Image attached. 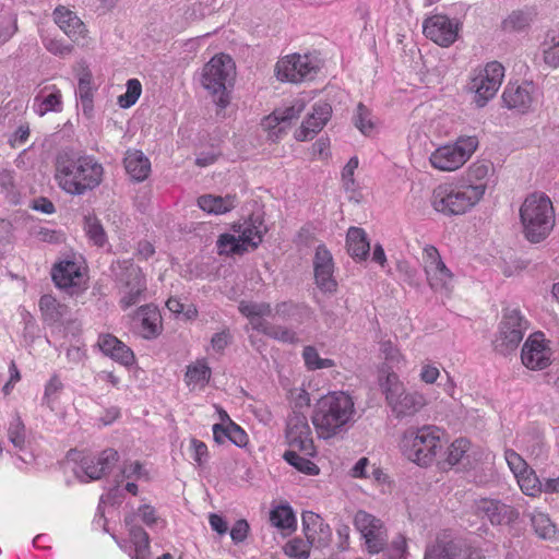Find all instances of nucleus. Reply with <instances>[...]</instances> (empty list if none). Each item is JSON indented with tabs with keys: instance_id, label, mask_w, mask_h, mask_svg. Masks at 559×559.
<instances>
[{
	"instance_id": "nucleus-20",
	"label": "nucleus",
	"mask_w": 559,
	"mask_h": 559,
	"mask_svg": "<svg viewBox=\"0 0 559 559\" xmlns=\"http://www.w3.org/2000/svg\"><path fill=\"white\" fill-rule=\"evenodd\" d=\"M504 459L520 489H542V481L519 453L512 449H507Z\"/></svg>"
},
{
	"instance_id": "nucleus-57",
	"label": "nucleus",
	"mask_w": 559,
	"mask_h": 559,
	"mask_svg": "<svg viewBox=\"0 0 559 559\" xmlns=\"http://www.w3.org/2000/svg\"><path fill=\"white\" fill-rule=\"evenodd\" d=\"M61 110V93L56 91L49 95L43 97L38 107L35 111L39 116H44L48 111H60Z\"/></svg>"
},
{
	"instance_id": "nucleus-24",
	"label": "nucleus",
	"mask_w": 559,
	"mask_h": 559,
	"mask_svg": "<svg viewBox=\"0 0 559 559\" xmlns=\"http://www.w3.org/2000/svg\"><path fill=\"white\" fill-rule=\"evenodd\" d=\"M139 321V334L146 338H154L160 333V313L156 306L148 304L141 306L133 318Z\"/></svg>"
},
{
	"instance_id": "nucleus-35",
	"label": "nucleus",
	"mask_w": 559,
	"mask_h": 559,
	"mask_svg": "<svg viewBox=\"0 0 559 559\" xmlns=\"http://www.w3.org/2000/svg\"><path fill=\"white\" fill-rule=\"evenodd\" d=\"M115 276L121 287L130 286L135 282H144L145 276L138 265L132 260L118 261L114 266Z\"/></svg>"
},
{
	"instance_id": "nucleus-23",
	"label": "nucleus",
	"mask_w": 559,
	"mask_h": 559,
	"mask_svg": "<svg viewBox=\"0 0 559 559\" xmlns=\"http://www.w3.org/2000/svg\"><path fill=\"white\" fill-rule=\"evenodd\" d=\"M548 352L543 341L530 337L522 347V362L528 369L542 370L550 364Z\"/></svg>"
},
{
	"instance_id": "nucleus-12",
	"label": "nucleus",
	"mask_w": 559,
	"mask_h": 559,
	"mask_svg": "<svg viewBox=\"0 0 559 559\" xmlns=\"http://www.w3.org/2000/svg\"><path fill=\"white\" fill-rule=\"evenodd\" d=\"M319 70L317 60L310 55H290L277 61L276 78L283 82L298 83L312 80Z\"/></svg>"
},
{
	"instance_id": "nucleus-60",
	"label": "nucleus",
	"mask_w": 559,
	"mask_h": 559,
	"mask_svg": "<svg viewBox=\"0 0 559 559\" xmlns=\"http://www.w3.org/2000/svg\"><path fill=\"white\" fill-rule=\"evenodd\" d=\"M63 384L57 376H53L46 384L43 400L49 408L52 409L51 401H53L56 395L61 392Z\"/></svg>"
},
{
	"instance_id": "nucleus-53",
	"label": "nucleus",
	"mask_w": 559,
	"mask_h": 559,
	"mask_svg": "<svg viewBox=\"0 0 559 559\" xmlns=\"http://www.w3.org/2000/svg\"><path fill=\"white\" fill-rule=\"evenodd\" d=\"M469 445L471 442L465 438H459L454 440L448 448L447 460L444 463H447L449 466L459 464L462 461L464 454L469 449Z\"/></svg>"
},
{
	"instance_id": "nucleus-50",
	"label": "nucleus",
	"mask_w": 559,
	"mask_h": 559,
	"mask_svg": "<svg viewBox=\"0 0 559 559\" xmlns=\"http://www.w3.org/2000/svg\"><path fill=\"white\" fill-rule=\"evenodd\" d=\"M211 378V368L205 362H197L189 366L186 372V382L190 384L205 385Z\"/></svg>"
},
{
	"instance_id": "nucleus-40",
	"label": "nucleus",
	"mask_w": 559,
	"mask_h": 559,
	"mask_svg": "<svg viewBox=\"0 0 559 559\" xmlns=\"http://www.w3.org/2000/svg\"><path fill=\"white\" fill-rule=\"evenodd\" d=\"M460 557L461 550L453 540L438 539L425 554V559H459Z\"/></svg>"
},
{
	"instance_id": "nucleus-10",
	"label": "nucleus",
	"mask_w": 559,
	"mask_h": 559,
	"mask_svg": "<svg viewBox=\"0 0 559 559\" xmlns=\"http://www.w3.org/2000/svg\"><path fill=\"white\" fill-rule=\"evenodd\" d=\"M475 135H462L453 144H445L436 148L430 157V164L442 171H454L462 167L478 147Z\"/></svg>"
},
{
	"instance_id": "nucleus-1",
	"label": "nucleus",
	"mask_w": 559,
	"mask_h": 559,
	"mask_svg": "<svg viewBox=\"0 0 559 559\" xmlns=\"http://www.w3.org/2000/svg\"><path fill=\"white\" fill-rule=\"evenodd\" d=\"M353 397L343 392H330L313 406L311 420L319 438L328 440L343 437L355 421Z\"/></svg>"
},
{
	"instance_id": "nucleus-29",
	"label": "nucleus",
	"mask_w": 559,
	"mask_h": 559,
	"mask_svg": "<svg viewBox=\"0 0 559 559\" xmlns=\"http://www.w3.org/2000/svg\"><path fill=\"white\" fill-rule=\"evenodd\" d=\"M121 477L127 480L123 489H138L136 483H148L152 479V473L139 461H126L121 468Z\"/></svg>"
},
{
	"instance_id": "nucleus-13",
	"label": "nucleus",
	"mask_w": 559,
	"mask_h": 559,
	"mask_svg": "<svg viewBox=\"0 0 559 559\" xmlns=\"http://www.w3.org/2000/svg\"><path fill=\"white\" fill-rule=\"evenodd\" d=\"M504 78V68L498 61L486 64L485 69L475 76L469 88L475 92V103L478 107H484L498 92Z\"/></svg>"
},
{
	"instance_id": "nucleus-37",
	"label": "nucleus",
	"mask_w": 559,
	"mask_h": 559,
	"mask_svg": "<svg viewBox=\"0 0 559 559\" xmlns=\"http://www.w3.org/2000/svg\"><path fill=\"white\" fill-rule=\"evenodd\" d=\"M302 530L306 538L309 540H319L321 535H326L329 531V526L324 524L322 518L312 512L305 511L302 512Z\"/></svg>"
},
{
	"instance_id": "nucleus-15",
	"label": "nucleus",
	"mask_w": 559,
	"mask_h": 559,
	"mask_svg": "<svg viewBox=\"0 0 559 559\" xmlns=\"http://www.w3.org/2000/svg\"><path fill=\"white\" fill-rule=\"evenodd\" d=\"M357 531L365 539L367 551L377 555L384 550L388 544V533L383 522L366 511H358L354 518Z\"/></svg>"
},
{
	"instance_id": "nucleus-54",
	"label": "nucleus",
	"mask_w": 559,
	"mask_h": 559,
	"mask_svg": "<svg viewBox=\"0 0 559 559\" xmlns=\"http://www.w3.org/2000/svg\"><path fill=\"white\" fill-rule=\"evenodd\" d=\"M142 92V85L138 79H130L127 82V91L118 97V104L121 108L133 106Z\"/></svg>"
},
{
	"instance_id": "nucleus-46",
	"label": "nucleus",
	"mask_w": 559,
	"mask_h": 559,
	"mask_svg": "<svg viewBox=\"0 0 559 559\" xmlns=\"http://www.w3.org/2000/svg\"><path fill=\"white\" fill-rule=\"evenodd\" d=\"M270 521L273 526L281 530L294 528L296 525L295 514L289 506H278L271 511Z\"/></svg>"
},
{
	"instance_id": "nucleus-21",
	"label": "nucleus",
	"mask_w": 559,
	"mask_h": 559,
	"mask_svg": "<svg viewBox=\"0 0 559 559\" xmlns=\"http://www.w3.org/2000/svg\"><path fill=\"white\" fill-rule=\"evenodd\" d=\"M332 115V107L328 103L319 102L313 105L312 112L302 122L300 129L296 132L298 141L311 140L320 132Z\"/></svg>"
},
{
	"instance_id": "nucleus-6",
	"label": "nucleus",
	"mask_w": 559,
	"mask_h": 559,
	"mask_svg": "<svg viewBox=\"0 0 559 559\" xmlns=\"http://www.w3.org/2000/svg\"><path fill=\"white\" fill-rule=\"evenodd\" d=\"M234 60L227 55L213 57L203 68L202 86L214 97L215 104L224 109L229 104L228 86L236 74Z\"/></svg>"
},
{
	"instance_id": "nucleus-16",
	"label": "nucleus",
	"mask_w": 559,
	"mask_h": 559,
	"mask_svg": "<svg viewBox=\"0 0 559 559\" xmlns=\"http://www.w3.org/2000/svg\"><path fill=\"white\" fill-rule=\"evenodd\" d=\"M424 269L429 286L436 290H447L452 281V273L441 260L433 246L424 249Z\"/></svg>"
},
{
	"instance_id": "nucleus-59",
	"label": "nucleus",
	"mask_w": 559,
	"mask_h": 559,
	"mask_svg": "<svg viewBox=\"0 0 559 559\" xmlns=\"http://www.w3.org/2000/svg\"><path fill=\"white\" fill-rule=\"evenodd\" d=\"M138 514L141 518L142 522L148 527H153L158 523H162L163 526H165L166 524V522L157 515L155 508L150 504L141 506L138 509Z\"/></svg>"
},
{
	"instance_id": "nucleus-25",
	"label": "nucleus",
	"mask_w": 559,
	"mask_h": 559,
	"mask_svg": "<svg viewBox=\"0 0 559 559\" xmlns=\"http://www.w3.org/2000/svg\"><path fill=\"white\" fill-rule=\"evenodd\" d=\"M304 108L305 105L301 100H296L292 106L285 108H277L265 118L264 126L272 130L274 134L276 133L274 131L276 128H278V132L285 131L290 122L300 116Z\"/></svg>"
},
{
	"instance_id": "nucleus-55",
	"label": "nucleus",
	"mask_w": 559,
	"mask_h": 559,
	"mask_svg": "<svg viewBox=\"0 0 559 559\" xmlns=\"http://www.w3.org/2000/svg\"><path fill=\"white\" fill-rule=\"evenodd\" d=\"M8 437L11 443L16 449H24L25 447V426L20 418V416H16L10 424L8 429Z\"/></svg>"
},
{
	"instance_id": "nucleus-48",
	"label": "nucleus",
	"mask_w": 559,
	"mask_h": 559,
	"mask_svg": "<svg viewBox=\"0 0 559 559\" xmlns=\"http://www.w3.org/2000/svg\"><path fill=\"white\" fill-rule=\"evenodd\" d=\"M495 167L490 160L481 159L473 163L467 169L469 185L485 183L484 180L493 175Z\"/></svg>"
},
{
	"instance_id": "nucleus-44",
	"label": "nucleus",
	"mask_w": 559,
	"mask_h": 559,
	"mask_svg": "<svg viewBox=\"0 0 559 559\" xmlns=\"http://www.w3.org/2000/svg\"><path fill=\"white\" fill-rule=\"evenodd\" d=\"M314 543L316 540L308 538L294 537L284 545L283 551L290 559H308Z\"/></svg>"
},
{
	"instance_id": "nucleus-39",
	"label": "nucleus",
	"mask_w": 559,
	"mask_h": 559,
	"mask_svg": "<svg viewBox=\"0 0 559 559\" xmlns=\"http://www.w3.org/2000/svg\"><path fill=\"white\" fill-rule=\"evenodd\" d=\"M369 466V461L367 457H361L358 462L353 466L350 474L355 478H369L372 476L373 486H390L389 476L382 472V469L372 466L371 474L367 472Z\"/></svg>"
},
{
	"instance_id": "nucleus-52",
	"label": "nucleus",
	"mask_w": 559,
	"mask_h": 559,
	"mask_svg": "<svg viewBox=\"0 0 559 559\" xmlns=\"http://www.w3.org/2000/svg\"><path fill=\"white\" fill-rule=\"evenodd\" d=\"M355 127L365 135H370L374 129L370 110L359 103L353 117Z\"/></svg>"
},
{
	"instance_id": "nucleus-32",
	"label": "nucleus",
	"mask_w": 559,
	"mask_h": 559,
	"mask_svg": "<svg viewBox=\"0 0 559 559\" xmlns=\"http://www.w3.org/2000/svg\"><path fill=\"white\" fill-rule=\"evenodd\" d=\"M52 281L59 288H71L76 285L75 278L81 276L79 266L73 261H62L53 266Z\"/></svg>"
},
{
	"instance_id": "nucleus-61",
	"label": "nucleus",
	"mask_w": 559,
	"mask_h": 559,
	"mask_svg": "<svg viewBox=\"0 0 559 559\" xmlns=\"http://www.w3.org/2000/svg\"><path fill=\"white\" fill-rule=\"evenodd\" d=\"M110 357L123 366H130L134 361L133 352L123 343L116 347Z\"/></svg>"
},
{
	"instance_id": "nucleus-58",
	"label": "nucleus",
	"mask_w": 559,
	"mask_h": 559,
	"mask_svg": "<svg viewBox=\"0 0 559 559\" xmlns=\"http://www.w3.org/2000/svg\"><path fill=\"white\" fill-rule=\"evenodd\" d=\"M358 167V158L352 157L342 170V182L346 191H355L356 182L354 179V173Z\"/></svg>"
},
{
	"instance_id": "nucleus-38",
	"label": "nucleus",
	"mask_w": 559,
	"mask_h": 559,
	"mask_svg": "<svg viewBox=\"0 0 559 559\" xmlns=\"http://www.w3.org/2000/svg\"><path fill=\"white\" fill-rule=\"evenodd\" d=\"M544 61L551 68L559 67V28L549 29L542 43Z\"/></svg>"
},
{
	"instance_id": "nucleus-45",
	"label": "nucleus",
	"mask_w": 559,
	"mask_h": 559,
	"mask_svg": "<svg viewBox=\"0 0 559 559\" xmlns=\"http://www.w3.org/2000/svg\"><path fill=\"white\" fill-rule=\"evenodd\" d=\"M262 329V334L286 344H297L299 342V337L296 331L285 325H277L270 323L269 325H260Z\"/></svg>"
},
{
	"instance_id": "nucleus-3",
	"label": "nucleus",
	"mask_w": 559,
	"mask_h": 559,
	"mask_svg": "<svg viewBox=\"0 0 559 559\" xmlns=\"http://www.w3.org/2000/svg\"><path fill=\"white\" fill-rule=\"evenodd\" d=\"M522 234L531 243L545 240L555 226L552 202L544 193L527 195L520 207Z\"/></svg>"
},
{
	"instance_id": "nucleus-28",
	"label": "nucleus",
	"mask_w": 559,
	"mask_h": 559,
	"mask_svg": "<svg viewBox=\"0 0 559 559\" xmlns=\"http://www.w3.org/2000/svg\"><path fill=\"white\" fill-rule=\"evenodd\" d=\"M237 198L235 194H226L225 197L203 194L198 199V205L204 212L210 214H224L236 207Z\"/></svg>"
},
{
	"instance_id": "nucleus-34",
	"label": "nucleus",
	"mask_w": 559,
	"mask_h": 559,
	"mask_svg": "<svg viewBox=\"0 0 559 559\" xmlns=\"http://www.w3.org/2000/svg\"><path fill=\"white\" fill-rule=\"evenodd\" d=\"M55 22L69 37H76L84 32L83 22L70 10L59 7L53 11Z\"/></svg>"
},
{
	"instance_id": "nucleus-2",
	"label": "nucleus",
	"mask_w": 559,
	"mask_h": 559,
	"mask_svg": "<svg viewBox=\"0 0 559 559\" xmlns=\"http://www.w3.org/2000/svg\"><path fill=\"white\" fill-rule=\"evenodd\" d=\"M104 167L92 155L60 154L56 162L59 187L71 195H83L103 181Z\"/></svg>"
},
{
	"instance_id": "nucleus-11",
	"label": "nucleus",
	"mask_w": 559,
	"mask_h": 559,
	"mask_svg": "<svg viewBox=\"0 0 559 559\" xmlns=\"http://www.w3.org/2000/svg\"><path fill=\"white\" fill-rule=\"evenodd\" d=\"M527 320L516 308L503 309L499 331L492 341L493 349L503 356L514 352L524 337Z\"/></svg>"
},
{
	"instance_id": "nucleus-18",
	"label": "nucleus",
	"mask_w": 559,
	"mask_h": 559,
	"mask_svg": "<svg viewBox=\"0 0 559 559\" xmlns=\"http://www.w3.org/2000/svg\"><path fill=\"white\" fill-rule=\"evenodd\" d=\"M535 94L536 86L532 81L510 82L502 93V100L507 108L525 114L532 108Z\"/></svg>"
},
{
	"instance_id": "nucleus-43",
	"label": "nucleus",
	"mask_w": 559,
	"mask_h": 559,
	"mask_svg": "<svg viewBox=\"0 0 559 559\" xmlns=\"http://www.w3.org/2000/svg\"><path fill=\"white\" fill-rule=\"evenodd\" d=\"M146 292V281L135 282L130 286L121 287V297L119 300L120 307L126 310L134 305H138L144 299Z\"/></svg>"
},
{
	"instance_id": "nucleus-56",
	"label": "nucleus",
	"mask_w": 559,
	"mask_h": 559,
	"mask_svg": "<svg viewBox=\"0 0 559 559\" xmlns=\"http://www.w3.org/2000/svg\"><path fill=\"white\" fill-rule=\"evenodd\" d=\"M302 357L305 359L306 366L311 370L323 369L333 366V361L331 359L320 358L318 350L313 346H306L302 352Z\"/></svg>"
},
{
	"instance_id": "nucleus-17",
	"label": "nucleus",
	"mask_w": 559,
	"mask_h": 559,
	"mask_svg": "<svg viewBox=\"0 0 559 559\" xmlns=\"http://www.w3.org/2000/svg\"><path fill=\"white\" fill-rule=\"evenodd\" d=\"M426 37L442 47L452 45L459 32V24L443 14H436L425 20L423 24Z\"/></svg>"
},
{
	"instance_id": "nucleus-42",
	"label": "nucleus",
	"mask_w": 559,
	"mask_h": 559,
	"mask_svg": "<svg viewBox=\"0 0 559 559\" xmlns=\"http://www.w3.org/2000/svg\"><path fill=\"white\" fill-rule=\"evenodd\" d=\"M308 313L305 305L295 304L293 301H282L275 305L274 317L283 321L296 320L301 322L304 316Z\"/></svg>"
},
{
	"instance_id": "nucleus-64",
	"label": "nucleus",
	"mask_w": 559,
	"mask_h": 559,
	"mask_svg": "<svg viewBox=\"0 0 559 559\" xmlns=\"http://www.w3.org/2000/svg\"><path fill=\"white\" fill-rule=\"evenodd\" d=\"M121 343V341L110 334L104 335L99 338V347L102 352L107 356H110L116 347H119Z\"/></svg>"
},
{
	"instance_id": "nucleus-4",
	"label": "nucleus",
	"mask_w": 559,
	"mask_h": 559,
	"mask_svg": "<svg viewBox=\"0 0 559 559\" xmlns=\"http://www.w3.org/2000/svg\"><path fill=\"white\" fill-rule=\"evenodd\" d=\"M402 453L419 466L430 465L443 448L442 431L436 426L411 427L401 438Z\"/></svg>"
},
{
	"instance_id": "nucleus-41",
	"label": "nucleus",
	"mask_w": 559,
	"mask_h": 559,
	"mask_svg": "<svg viewBox=\"0 0 559 559\" xmlns=\"http://www.w3.org/2000/svg\"><path fill=\"white\" fill-rule=\"evenodd\" d=\"M124 523L127 526H129V537L134 547V552L150 550L151 547L148 534L143 527L134 524V515H126Z\"/></svg>"
},
{
	"instance_id": "nucleus-51",
	"label": "nucleus",
	"mask_w": 559,
	"mask_h": 559,
	"mask_svg": "<svg viewBox=\"0 0 559 559\" xmlns=\"http://www.w3.org/2000/svg\"><path fill=\"white\" fill-rule=\"evenodd\" d=\"M297 449H292L290 451H286L284 454V459L292 466L297 468L298 471L306 473L308 475H314L319 473L318 466L311 462L309 459L301 456L297 453Z\"/></svg>"
},
{
	"instance_id": "nucleus-5",
	"label": "nucleus",
	"mask_w": 559,
	"mask_h": 559,
	"mask_svg": "<svg viewBox=\"0 0 559 559\" xmlns=\"http://www.w3.org/2000/svg\"><path fill=\"white\" fill-rule=\"evenodd\" d=\"M487 183L478 185H440L435 188L431 205L444 215H461L472 209L484 195Z\"/></svg>"
},
{
	"instance_id": "nucleus-49",
	"label": "nucleus",
	"mask_w": 559,
	"mask_h": 559,
	"mask_svg": "<svg viewBox=\"0 0 559 559\" xmlns=\"http://www.w3.org/2000/svg\"><path fill=\"white\" fill-rule=\"evenodd\" d=\"M84 229L88 239L97 247H103L107 241L106 233L99 222L94 215L84 217Z\"/></svg>"
},
{
	"instance_id": "nucleus-14",
	"label": "nucleus",
	"mask_w": 559,
	"mask_h": 559,
	"mask_svg": "<svg viewBox=\"0 0 559 559\" xmlns=\"http://www.w3.org/2000/svg\"><path fill=\"white\" fill-rule=\"evenodd\" d=\"M285 438L292 449H297L306 456H313L316 448L312 431L307 416L299 411H293L286 423Z\"/></svg>"
},
{
	"instance_id": "nucleus-7",
	"label": "nucleus",
	"mask_w": 559,
	"mask_h": 559,
	"mask_svg": "<svg viewBox=\"0 0 559 559\" xmlns=\"http://www.w3.org/2000/svg\"><path fill=\"white\" fill-rule=\"evenodd\" d=\"M380 386L385 395V402L397 419L413 417L426 405L425 396L417 391H407L399 376L390 372L380 380Z\"/></svg>"
},
{
	"instance_id": "nucleus-33",
	"label": "nucleus",
	"mask_w": 559,
	"mask_h": 559,
	"mask_svg": "<svg viewBox=\"0 0 559 559\" xmlns=\"http://www.w3.org/2000/svg\"><path fill=\"white\" fill-rule=\"evenodd\" d=\"M124 167L131 178L139 182L146 179L151 171L148 158L140 151L128 152L124 158Z\"/></svg>"
},
{
	"instance_id": "nucleus-26",
	"label": "nucleus",
	"mask_w": 559,
	"mask_h": 559,
	"mask_svg": "<svg viewBox=\"0 0 559 559\" xmlns=\"http://www.w3.org/2000/svg\"><path fill=\"white\" fill-rule=\"evenodd\" d=\"M536 15V10L532 7L513 10L501 22V28L510 34L527 32Z\"/></svg>"
},
{
	"instance_id": "nucleus-30",
	"label": "nucleus",
	"mask_w": 559,
	"mask_h": 559,
	"mask_svg": "<svg viewBox=\"0 0 559 559\" xmlns=\"http://www.w3.org/2000/svg\"><path fill=\"white\" fill-rule=\"evenodd\" d=\"M347 251L356 260H365L370 251V243L362 228L350 227L346 235Z\"/></svg>"
},
{
	"instance_id": "nucleus-36",
	"label": "nucleus",
	"mask_w": 559,
	"mask_h": 559,
	"mask_svg": "<svg viewBox=\"0 0 559 559\" xmlns=\"http://www.w3.org/2000/svg\"><path fill=\"white\" fill-rule=\"evenodd\" d=\"M92 73L87 68H83L78 84L76 96L82 104L83 114L91 117L93 112V87H92Z\"/></svg>"
},
{
	"instance_id": "nucleus-63",
	"label": "nucleus",
	"mask_w": 559,
	"mask_h": 559,
	"mask_svg": "<svg viewBox=\"0 0 559 559\" xmlns=\"http://www.w3.org/2000/svg\"><path fill=\"white\" fill-rule=\"evenodd\" d=\"M249 524L246 520H238L230 530V537L235 544L242 543L249 534Z\"/></svg>"
},
{
	"instance_id": "nucleus-31",
	"label": "nucleus",
	"mask_w": 559,
	"mask_h": 559,
	"mask_svg": "<svg viewBox=\"0 0 559 559\" xmlns=\"http://www.w3.org/2000/svg\"><path fill=\"white\" fill-rule=\"evenodd\" d=\"M39 309L44 321L48 324L60 323L69 314L68 306L58 302L51 295L40 297Z\"/></svg>"
},
{
	"instance_id": "nucleus-47",
	"label": "nucleus",
	"mask_w": 559,
	"mask_h": 559,
	"mask_svg": "<svg viewBox=\"0 0 559 559\" xmlns=\"http://www.w3.org/2000/svg\"><path fill=\"white\" fill-rule=\"evenodd\" d=\"M532 526L538 537L543 539H554L557 534L556 525L551 522L550 518L542 512L532 515Z\"/></svg>"
},
{
	"instance_id": "nucleus-27",
	"label": "nucleus",
	"mask_w": 559,
	"mask_h": 559,
	"mask_svg": "<svg viewBox=\"0 0 559 559\" xmlns=\"http://www.w3.org/2000/svg\"><path fill=\"white\" fill-rule=\"evenodd\" d=\"M239 311L247 317L253 330L262 333L260 325H269L271 322L266 321L264 317L273 314V309L267 302H240Z\"/></svg>"
},
{
	"instance_id": "nucleus-9",
	"label": "nucleus",
	"mask_w": 559,
	"mask_h": 559,
	"mask_svg": "<svg viewBox=\"0 0 559 559\" xmlns=\"http://www.w3.org/2000/svg\"><path fill=\"white\" fill-rule=\"evenodd\" d=\"M234 230L239 233L238 237L230 234H223L218 237L217 249L218 254H242L248 251L257 249L262 242L263 234L266 228L260 217H251L249 222L243 225H234Z\"/></svg>"
},
{
	"instance_id": "nucleus-19",
	"label": "nucleus",
	"mask_w": 559,
	"mask_h": 559,
	"mask_svg": "<svg viewBox=\"0 0 559 559\" xmlns=\"http://www.w3.org/2000/svg\"><path fill=\"white\" fill-rule=\"evenodd\" d=\"M314 278L318 287L325 293H334L337 289V282L335 281L334 262L331 252L325 246L320 245L316 249L313 258Z\"/></svg>"
},
{
	"instance_id": "nucleus-8",
	"label": "nucleus",
	"mask_w": 559,
	"mask_h": 559,
	"mask_svg": "<svg viewBox=\"0 0 559 559\" xmlns=\"http://www.w3.org/2000/svg\"><path fill=\"white\" fill-rule=\"evenodd\" d=\"M119 460L118 452L108 448L98 454H84L83 452L71 449L66 455V463H75L73 472L82 483L97 480L106 476L117 464Z\"/></svg>"
},
{
	"instance_id": "nucleus-22",
	"label": "nucleus",
	"mask_w": 559,
	"mask_h": 559,
	"mask_svg": "<svg viewBox=\"0 0 559 559\" xmlns=\"http://www.w3.org/2000/svg\"><path fill=\"white\" fill-rule=\"evenodd\" d=\"M476 513L487 516L492 525H509L519 518L514 508L489 499H481L476 503Z\"/></svg>"
},
{
	"instance_id": "nucleus-62",
	"label": "nucleus",
	"mask_w": 559,
	"mask_h": 559,
	"mask_svg": "<svg viewBox=\"0 0 559 559\" xmlns=\"http://www.w3.org/2000/svg\"><path fill=\"white\" fill-rule=\"evenodd\" d=\"M229 441L237 447H245L248 442V435L246 431L235 424L233 420H229Z\"/></svg>"
}]
</instances>
